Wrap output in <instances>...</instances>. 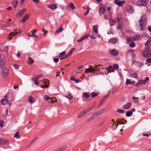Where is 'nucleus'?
<instances>
[{
	"label": "nucleus",
	"instance_id": "obj_1",
	"mask_svg": "<svg viewBox=\"0 0 151 151\" xmlns=\"http://www.w3.org/2000/svg\"><path fill=\"white\" fill-rule=\"evenodd\" d=\"M106 111L105 109L103 108L100 109L98 111H96L93 113L91 117L86 119V122H89L93 120L94 119L97 117L98 116L100 115L104 112Z\"/></svg>",
	"mask_w": 151,
	"mask_h": 151
},
{
	"label": "nucleus",
	"instance_id": "obj_2",
	"mask_svg": "<svg viewBox=\"0 0 151 151\" xmlns=\"http://www.w3.org/2000/svg\"><path fill=\"white\" fill-rule=\"evenodd\" d=\"M139 22L141 29L143 30L147 24L146 16L145 15H142L140 18Z\"/></svg>",
	"mask_w": 151,
	"mask_h": 151
},
{
	"label": "nucleus",
	"instance_id": "obj_3",
	"mask_svg": "<svg viewBox=\"0 0 151 151\" xmlns=\"http://www.w3.org/2000/svg\"><path fill=\"white\" fill-rule=\"evenodd\" d=\"M142 55L145 57H149L151 56V50L148 48H146L143 52Z\"/></svg>",
	"mask_w": 151,
	"mask_h": 151
},
{
	"label": "nucleus",
	"instance_id": "obj_4",
	"mask_svg": "<svg viewBox=\"0 0 151 151\" xmlns=\"http://www.w3.org/2000/svg\"><path fill=\"white\" fill-rule=\"evenodd\" d=\"M92 107H90L85 110L81 112L78 114L77 117V118H81L82 117L85 115L87 112L90 111L92 109Z\"/></svg>",
	"mask_w": 151,
	"mask_h": 151
},
{
	"label": "nucleus",
	"instance_id": "obj_5",
	"mask_svg": "<svg viewBox=\"0 0 151 151\" xmlns=\"http://www.w3.org/2000/svg\"><path fill=\"white\" fill-rule=\"evenodd\" d=\"M9 74L8 69L5 67H4L2 69L1 75L2 76H6Z\"/></svg>",
	"mask_w": 151,
	"mask_h": 151
},
{
	"label": "nucleus",
	"instance_id": "obj_6",
	"mask_svg": "<svg viewBox=\"0 0 151 151\" xmlns=\"http://www.w3.org/2000/svg\"><path fill=\"white\" fill-rule=\"evenodd\" d=\"M114 2L117 5L119 6H122L125 3V1H120L119 0H115Z\"/></svg>",
	"mask_w": 151,
	"mask_h": 151
},
{
	"label": "nucleus",
	"instance_id": "obj_7",
	"mask_svg": "<svg viewBox=\"0 0 151 151\" xmlns=\"http://www.w3.org/2000/svg\"><path fill=\"white\" fill-rule=\"evenodd\" d=\"M124 123L123 122H122L120 119H116V122L115 125L116 126L115 129H117V128L118 127V125L119 124H124Z\"/></svg>",
	"mask_w": 151,
	"mask_h": 151
},
{
	"label": "nucleus",
	"instance_id": "obj_8",
	"mask_svg": "<svg viewBox=\"0 0 151 151\" xmlns=\"http://www.w3.org/2000/svg\"><path fill=\"white\" fill-rule=\"evenodd\" d=\"M128 75L130 77H133L137 79L138 78V76L137 74L135 73H128Z\"/></svg>",
	"mask_w": 151,
	"mask_h": 151
},
{
	"label": "nucleus",
	"instance_id": "obj_9",
	"mask_svg": "<svg viewBox=\"0 0 151 151\" xmlns=\"http://www.w3.org/2000/svg\"><path fill=\"white\" fill-rule=\"evenodd\" d=\"M4 97V98L2 99L1 101V102L2 105H5L7 104V95L5 96Z\"/></svg>",
	"mask_w": 151,
	"mask_h": 151
},
{
	"label": "nucleus",
	"instance_id": "obj_10",
	"mask_svg": "<svg viewBox=\"0 0 151 151\" xmlns=\"http://www.w3.org/2000/svg\"><path fill=\"white\" fill-rule=\"evenodd\" d=\"M126 11L129 13H132L133 12V10L132 7L129 6L128 5L126 7Z\"/></svg>",
	"mask_w": 151,
	"mask_h": 151
},
{
	"label": "nucleus",
	"instance_id": "obj_11",
	"mask_svg": "<svg viewBox=\"0 0 151 151\" xmlns=\"http://www.w3.org/2000/svg\"><path fill=\"white\" fill-rule=\"evenodd\" d=\"M132 103H128L124 105L122 107V108L123 109H128L130 108L131 106Z\"/></svg>",
	"mask_w": 151,
	"mask_h": 151
},
{
	"label": "nucleus",
	"instance_id": "obj_12",
	"mask_svg": "<svg viewBox=\"0 0 151 151\" xmlns=\"http://www.w3.org/2000/svg\"><path fill=\"white\" fill-rule=\"evenodd\" d=\"M29 17V15L28 14H26L24 17L23 19L21 21V22L22 23L25 22V21L28 19Z\"/></svg>",
	"mask_w": 151,
	"mask_h": 151
},
{
	"label": "nucleus",
	"instance_id": "obj_13",
	"mask_svg": "<svg viewBox=\"0 0 151 151\" xmlns=\"http://www.w3.org/2000/svg\"><path fill=\"white\" fill-rule=\"evenodd\" d=\"M48 7L52 9L55 10L57 8V6L55 4H49Z\"/></svg>",
	"mask_w": 151,
	"mask_h": 151
},
{
	"label": "nucleus",
	"instance_id": "obj_14",
	"mask_svg": "<svg viewBox=\"0 0 151 151\" xmlns=\"http://www.w3.org/2000/svg\"><path fill=\"white\" fill-rule=\"evenodd\" d=\"M145 46L146 47V48H149L151 45V40L149 39L145 43Z\"/></svg>",
	"mask_w": 151,
	"mask_h": 151
},
{
	"label": "nucleus",
	"instance_id": "obj_15",
	"mask_svg": "<svg viewBox=\"0 0 151 151\" xmlns=\"http://www.w3.org/2000/svg\"><path fill=\"white\" fill-rule=\"evenodd\" d=\"M9 141L7 140L4 139H2L1 145H9Z\"/></svg>",
	"mask_w": 151,
	"mask_h": 151
},
{
	"label": "nucleus",
	"instance_id": "obj_16",
	"mask_svg": "<svg viewBox=\"0 0 151 151\" xmlns=\"http://www.w3.org/2000/svg\"><path fill=\"white\" fill-rule=\"evenodd\" d=\"M5 62V60L4 59L0 58V68L4 65Z\"/></svg>",
	"mask_w": 151,
	"mask_h": 151
},
{
	"label": "nucleus",
	"instance_id": "obj_17",
	"mask_svg": "<svg viewBox=\"0 0 151 151\" xmlns=\"http://www.w3.org/2000/svg\"><path fill=\"white\" fill-rule=\"evenodd\" d=\"M118 53V52L116 50H113L110 52L111 54L113 56H116L117 55Z\"/></svg>",
	"mask_w": 151,
	"mask_h": 151
},
{
	"label": "nucleus",
	"instance_id": "obj_18",
	"mask_svg": "<svg viewBox=\"0 0 151 151\" xmlns=\"http://www.w3.org/2000/svg\"><path fill=\"white\" fill-rule=\"evenodd\" d=\"M26 11V9H22L17 14V15L22 16L24 14Z\"/></svg>",
	"mask_w": 151,
	"mask_h": 151
},
{
	"label": "nucleus",
	"instance_id": "obj_19",
	"mask_svg": "<svg viewBox=\"0 0 151 151\" xmlns=\"http://www.w3.org/2000/svg\"><path fill=\"white\" fill-rule=\"evenodd\" d=\"M99 13L101 14H103L105 12V10L104 7H101L99 9Z\"/></svg>",
	"mask_w": 151,
	"mask_h": 151
},
{
	"label": "nucleus",
	"instance_id": "obj_20",
	"mask_svg": "<svg viewBox=\"0 0 151 151\" xmlns=\"http://www.w3.org/2000/svg\"><path fill=\"white\" fill-rule=\"evenodd\" d=\"M28 101L30 103L33 104L34 102L35 99L32 97L29 96L28 97Z\"/></svg>",
	"mask_w": 151,
	"mask_h": 151
},
{
	"label": "nucleus",
	"instance_id": "obj_21",
	"mask_svg": "<svg viewBox=\"0 0 151 151\" xmlns=\"http://www.w3.org/2000/svg\"><path fill=\"white\" fill-rule=\"evenodd\" d=\"M66 148V147H61L58 148L54 151H63Z\"/></svg>",
	"mask_w": 151,
	"mask_h": 151
},
{
	"label": "nucleus",
	"instance_id": "obj_22",
	"mask_svg": "<svg viewBox=\"0 0 151 151\" xmlns=\"http://www.w3.org/2000/svg\"><path fill=\"white\" fill-rule=\"evenodd\" d=\"M63 30V27H60L59 28L58 30L55 31V33H58L60 32H62Z\"/></svg>",
	"mask_w": 151,
	"mask_h": 151
},
{
	"label": "nucleus",
	"instance_id": "obj_23",
	"mask_svg": "<svg viewBox=\"0 0 151 151\" xmlns=\"http://www.w3.org/2000/svg\"><path fill=\"white\" fill-rule=\"evenodd\" d=\"M88 37V35H86L85 36H83L80 39L78 40H77V42H81L84 40L85 39Z\"/></svg>",
	"mask_w": 151,
	"mask_h": 151
},
{
	"label": "nucleus",
	"instance_id": "obj_24",
	"mask_svg": "<svg viewBox=\"0 0 151 151\" xmlns=\"http://www.w3.org/2000/svg\"><path fill=\"white\" fill-rule=\"evenodd\" d=\"M65 53H66L65 51H64L62 52L61 53H60V54H59L57 56V57L59 58H60L62 57L64 55H65Z\"/></svg>",
	"mask_w": 151,
	"mask_h": 151
},
{
	"label": "nucleus",
	"instance_id": "obj_25",
	"mask_svg": "<svg viewBox=\"0 0 151 151\" xmlns=\"http://www.w3.org/2000/svg\"><path fill=\"white\" fill-rule=\"evenodd\" d=\"M83 96L86 98H88L90 96L89 94L87 92H84L83 93Z\"/></svg>",
	"mask_w": 151,
	"mask_h": 151
},
{
	"label": "nucleus",
	"instance_id": "obj_26",
	"mask_svg": "<svg viewBox=\"0 0 151 151\" xmlns=\"http://www.w3.org/2000/svg\"><path fill=\"white\" fill-rule=\"evenodd\" d=\"M98 27L97 25H94L93 27V31L96 33H97L98 32Z\"/></svg>",
	"mask_w": 151,
	"mask_h": 151
},
{
	"label": "nucleus",
	"instance_id": "obj_27",
	"mask_svg": "<svg viewBox=\"0 0 151 151\" xmlns=\"http://www.w3.org/2000/svg\"><path fill=\"white\" fill-rule=\"evenodd\" d=\"M44 81V84L45 86V88H47L49 87V84L50 83L49 81H45L44 80H43Z\"/></svg>",
	"mask_w": 151,
	"mask_h": 151
},
{
	"label": "nucleus",
	"instance_id": "obj_28",
	"mask_svg": "<svg viewBox=\"0 0 151 151\" xmlns=\"http://www.w3.org/2000/svg\"><path fill=\"white\" fill-rule=\"evenodd\" d=\"M14 137L17 139H19L20 137L19 135V132H17L14 136Z\"/></svg>",
	"mask_w": 151,
	"mask_h": 151
},
{
	"label": "nucleus",
	"instance_id": "obj_29",
	"mask_svg": "<svg viewBox=\"0 0 151 151\" xmlns=\"http://www.w3.org/2000/svg\"><path fill=\"white\" fill-rule=\"evenodd\" d=\"M19 33L17 32H16L15 33L14 32H11L10 34H9V36H11L12 37H14L16 35H17L19 34Z\"/></svg>",
	"mask_w": 151,
	"mask_h": 151
},
{
	"label": "nucleus",
	"instance_id": "obj_30",
	"mask_svg": "<svg viewBox=\"0 0 151 151\" xmlns=\"http://www.w3.org/2000/svg\"><path fill=\"white\" fill-rule=\"evenodd\" d=\"M33 60L32 58L30 57H29L28 60L27 61V63H29L32 64L33 63Z\"/></svg>",
	"mask_w": 151,
	"mask_h": 151
},
{
	"label": "nucleus",
	"instance_id": "obj_31",
	"mask_svg": "<svg viewBox=\"0 0 151 151\" xmlns=\"http://www.w3.org/2000/svg\"><path fill=\"white\" fill-rule=\"evenodd\" d=\"M132 37L133 40L135 41L138 40L139 39V36L138 35H136Z\"/></svg>",
	"mask_w": 151,
	"mask_h": 151
},
{
	"label": "nucleus",
	"instance_id": "obj_32",
	"mask_svg": "<svg viewBox=\"0 0 151 151\" xmlns=\"http://www.w3.org/2000/svg\"><path fill=\"white\" fill-rule=\"evenodd\" d=\"M66 97L70 100L71 99L73 98V96L70 93H69L68 95Z\"/></svg>",
	"mask_w": 151,
	"mask_h": 151
},
{
	"label": "nucleus",
	"instance_id": "obj_33",
	"mask_svg": "<svg viewBox=\"0 0 151 151\" xmlns=\"http://www.w3.org/2000/svg\"><path fill=\"white\" fill-rule=\"evenodd\" d=\"M117 39L116 38H112L109 40L110 42L112 43H114L117 42Z\"/></svg>",
	"mask_w": 151,
	"mask_h": 151
},
{
	"label": "nucleus",
	"instance_id": "obj_34",
	"mask_svg": "<svg viewBox=\"0 0 151 151\" xmlns=\"http://www.w3.org/2000/svg\"><path fill=\"white\" fill-rule=\"evenodd\" d=\"M0 49L2 51H4L6 52H7L8 51V48L7 46H5L4 47L3 49Z\"/></svg>",
	"mask_w": 151,
	"mask_h": 151
},
{
	"label": "nucleus",
	"instance_id": "obj_35",
	"mask_svg": "<svg viewBox=\"0 0 151 151\" xmlns=\"http://www.w3.org/2000/svg\"><path fill=\"white\" fill-rule=\"evenodd\" d=\"M98 95V93L95 92H93L91 93V96L92 98H93Z\"/></svg>",
	"mask_w": 151,
	"mask_h": 151
},
{
	"label": "nucleus",
	"instance_id": "obj_36",
	"mask_svg": "<svg viewBox=\"0 0 151 151\" xmlns=\"http://www.w3.org/2000/svg\"><path fill=\"white\" fill-rule=\"evenodd\" d=\"M116 112L120 113H124L125 111L121 109H118L117 110Z\"/></svg>",
	"mask_w": 151,
	"mask_h": 151
},
{
	"label": "nucleus",
	"instance_id": "obj_37",
	"mask_svg": "<svg viewBox=\"0 0 151 151\" xmlns=\"http://www.w3.org/2000/svg\"><path fill=\"white\" fill-rule=\"evenodd\" d=\"M70 8L72 10H74L75 8V7L74 4L72 3H70Z\"/></svg>",
	"mask_w": 151,
	"mask_h": 151
},
{
	"label": "nucleus",
	"instance_id": "obj_38",
	"mask_svg": "<svg viewBox=\"0 0 151 151\" xmlns=\"http://www.w3.org/2000/svg\"><path fill=\"white\" fill-rule=\"evenodd\" d=\"M74 50L75 49L74 48L71 49L70 51L68 54L67 56L68 57L71 55L72 53H73V52Z\"/></svg>",
	"mask_w": 151,
	"mask_h": 151
},
{
	"label": "nucleus",
	"instance_id": "obj_39",
	"mask_svg": "<svg viewBox=\"0 0 151 151\" xmlns=\"http://www.w3.org/2000/svg\"><path fill=\"white\" fill-rule=\"evenodd\" d=\"M132 115V112L130 111H128L126 113V115L127 116H129Z\"/></svg>",
	"mask_w": 151,
	"mask_h": 151
},
{
	"label": "nucleus",
	"instance_id": "obj_40",
	"mask_svg": "<svg viewBox=\"0 0 151 151\" xmlns=\"http://www.w3.org/2000/svg\"><path fill=\"white\" fill-rule=\"evenodd\" d=\"M139 83L141 84H145L146 83V81L145 80H139Z\"/></svg>",
	"mask_w": 151,
	"mask_h": 151
},
{
	"label": "nucleus",
	"instance_id": "obj_41",
	"mask_svg": "<svg viewBox=\"0 0 151 151\" xmlns=\"http://www.w3.org/2000/svg\"><path fill=\"white\" fill-rule=\"evenodd\" d=\"M131 83H132V81H131V80H130L129 79H127L126 80V84L127 85H128L129 84H131Z\"/></svg>",
	"mask_w": 151,
	"mask_h": 151
},
{
	"label": "nucleus",
	"instance_id": "obj_42",
	"mask_svg": "<svg viewBox=\"0 0 151 151\" xmlns=\"http://www.w3.org/2000/svg\"><path fill=\"white\" fill-rule=\"evenodd\" d=\"M18 2L16 0H14L13 2V5L14 7H16L17 5Z\"/></svg>",
	"mask_w": 151,
	"mask_h": 151
},
{
	"label": "nucleus",
	"instance_id": "obj_43",
	"mask_svg": "<svg viewBox=\"0 0 151 151\" xmlns=\"http://www.w3.org/2000/svg\"><path fill=\"white\" fill-rule=\"evenodd\" d=\"M104 100H103V99H102L100 102L99 104L97 106L98 108L100 107L102 105L103 102H104Z\"/></svg>",
	"mask_w": 151,
	"mask_h": 151
},
{
	"label": "nucleus",
	"instance_id": "obj_44",
	"mask_svg": "<svg viewBox=\"0 0 151 151\" xmlns=\"http://www.w3.org/2000/svg\"><path fill=\"white\" fill-rule=\"evenodd\" d=\"M34 79V83L36 85H38L39 84V81L38 80V79L36 78L35 79H33V80Z\"/></svg>",
	"mask_w": 151,
	"mask_h": 151
},
{
	"label": "nucleus",
	"instance_id": "obj_45",
	"mask_svg": "<svg viewBox=\"0 0 151 151\" xmlns=\"http://www.w3.org/2000/svg\"><path fill=\"white\" fill-rule=\"evenodd\" d=\"M135 46V43L134 42H131L129 44V46L131 47H133Z\"/></svg>",
	"mask_w": 151,
	"mask_h": 151
},
{
	"label": "nucleus",
	"instance_id": "obj_46",
	"mask_svg": "<svg viewBox=\"0 0 151 151\" xmlns=\"http://www.w3.org/2000/svg\"><path fill=\"white\" fill-rule=\"evenodd\" d=\"M137 5L142 6V1H137Z\"/></svg>",
	"mask_w": 151,
	"mask_h": 151
},
{
	"label": "nucleus",
	"instance_id": "obj_47",
	"mask_svg": "<svg viewBox=\"0 0 151 151\" xmlns=\"http://www.w3.org/2000/svg\"><path fill=\"white\" fill-rule=\"evenodd\" d=\"M37 31V30L36 29H34L33 31H31V32H32V34L31 35V37L33 36H34V33L36 32Z\"/></svg>",
	"mask_w": 151,
	"mask_h": 151
},
{
	"label": "nucleus",
	"instance_id": "obj_48",
	"mask_svg": "<svg viewBox=\"0 0 151 151\" xmlns=\"http://www.w3.org/2000/svg\"><path fill=\"white\" fill-rule=\"evenodd\" d=\"M133 41V40L132 37L128 38L127 39V41L129 43Z\"/></svg>",
	"mask_w": 151,
	"mask_h": 151
},
{
	"label": "nucleus",
	"instance_id": "obj_49",
	"mask_svg": "<svg viewBox=\"0 0 151 151\" xmlns=\"http://www.w3.org/2000/svg\"><path fill=\"white\" fill-rule=\"evenodd\" d=\"M147 63H145V64L147 65V63H151V58H149L146 60Z\"/></svg>",
	"mask_w": 151,
	"mask_h": 151
},
{
	"label": "nucleus",
	"instance_id": "obj_50",
	"mask_svg": "<svg viewBox=\"0 0 151 151\" xmlns=\"http://www.w3.org/2000/svg\"><path fill=\"white\" fill-rule=\"evenodd\" d=\"M132 62L133 63H138V64H140L138 62H137L135 60V59H134V58H133L132 60Z\"/></svg>",
	"mask_w": 151,
	"mask_h": 151
},
{
	"label": "nucleus",
	"instance_id": "obj_51",
	"mask_svg": "<svg viewBox=\"0 0 151 151\" xmlns=\"http://www.w3.org/2000/svg\"><path fill=\"white\" fill-rule=\"evenodd\" d=\"M113 67L114 69H117L119 67V65L118 64H114L113 66Z\"/></svg>",
	"mask_w": 151,
	"mask_h": 151
},
{
	"label": "nucleus",
	"instance_id": "obj_52",
	"mask_svg": "<svg viewBox=\"0 0 151 151\" xmlns=\"http://www.w3.org/2000/svg\"><path fill=\"white\" fill-rule=\"evenodd\" d=\"M89 10H90V8L88 7H87V10L86 12L84 13V15L85 16H86L87 14L89 12Z\"/></svg>",
	"mask_w": 151,
	"mask_h": 151
},
{
	"label": "nucleus",
	"instance_id": "obj_53",
	"mask_svg": "<svg viewBox=\"0 0 151 151\" xmlns=\"http://www.w3.org/2000/svg\"><path fill=\"white\" fill-rule=\"evenodd\" d=\"M85 71L87 73H90L91 72V69L90 68L86 69L85 70Z\"/></svg>",
	"mask_w": 151,
	"mask_h": 151
},
{
	"label": "nucleus",
	"instance_id": "obj_54",
	"mask_svg": "<svg viewBox=\"0 0 151 151\" xmlns=\"http://www.w3.org/2000/svg\"><path fill=\"white\" fill-rule=\"evenodd\" d=\"M53 60V61L55 63L58 62L59 60L58 58H54Z\"/></svg>",
	"mask_w": 151,
	"mask_h": 151
},
{
	"label": "nucleus",
	"instance_id": "obj_55",
	"mask_svg": "<svg viewBox=\"0 0 151 151\" xmlns=\"http://www.w3.org/2000/svg\"><path fill=\"white\" fill-rule=\"evenodd\" d=\"M44 99L45 100H48L50 99L49 97L47 95L45 96L44 97Z\"/></svg>",
	"mask_w": 151,
	"mask_h": 151
},
{
	"label": "nucleus",
	"instance_id": "obj_56",
	"mask_svg": "<svg viewBox=\"0 0 151 151\" xmlns=\"http://www.w3.org/2000/svg\"><path fill=\"white\" fill-rule=\"evenodd\" d=\"M42 76V75H40V76H36V77H34V78H32V79H35L36 78L37 79H39L40 77H41Z\"/></svg>",
	"mask_w": 151,
	"mask_h": 151
},
{
	"label": "nucleus",
	"instance_id": "obj_57",
	"mask_svg": "<svg viewBox=\"0 0 151 151\" xmlns=\"http://www.w3.org/2000/svg\"><path fill=\"white\" fill-rule=\"evenodd\" d=\"M4 122L2 120H0V126L2 127L3 126Z\"/></svg>",
	"mask_w": 151,
	"mask_h": 151
},
{
	"label": "nucleus",
	"instance_id": "obj_58",
	"mask_svg": "<svg viewBox=\"0 0 151 151\" xmlns=\"http://www.w3.org/2000/svg\"><path fill=\"white\" fill-rule=\"evenodd\" d=\"M42 31L45 34H47L48 32V31L45 30L43 28L42 30Z\"/></svg>",
	"mask_w": 151,
	"mask_h": 151
},
{
	"label": "nucleus",
	"instance_id": "obj_59",
	"mask_svg": "<svg viewBox=\"0 0 151 151\" xmlns=\"http://www.w3.org/2000/svg\"><path fill=\"white\" fill-rule=\"evenodd\" d=\"M90 68L91 69V72H92V73H94V71L95 70V69H94L93 68V67Z\"/></svg>",
	"mask_w": 151,
	"mask_h": 151
},
{
	"label": "nucleus",
	"instance_id": "obj_60",
	"mask_svg": "<svg viewBox=\"0 0 151 151\" xmlns=\"http://www.w3.org/2000/svg\"><path fill=\"white\" fill-rule=\"evenodd\" d=\"M142 6H146L147 5V4L145 2H143V1L142 0Z\"/></svg>",
	"mask_w": 151,
	"mask_h": 151
},
{
	"label": "nucleus",
	"instance_id": "obj_61",
	"mask_svg": "<svg viewBox=\"0 0 151 151\" xmlns=\"http://www.w3.org/2000/svg\"><path fill=\"white\" fill-rule=\"evenodd\" d=\"M51 100V101L53 103H54V101L56 102L57 101L56 99L55 98L54 99V98H52Z\"/></svg>",
	"mask_w": 151,
	"mask_h": 151
},
{
	"label": "nucleus",
	"instance_id": "obj_62",
	"mask_svg": "<svg viewBox=\"0 0 151 151\" xmlns=\"http://www.w3.org/2000/svg\"><path fill=\"white\" fill-rule=\"evenodd\" d=\"M14 68L16 69H19V66L17 65H14Z\"/></svg>",
	"mask_w": 151,
	"mask_h": 151
},
{
	"label": "nucleus",
	"instance_id": "obj_63",
	"mask_svg": "<svg viewBox=\"0 0 151 151\" xmlns=\"http://www.w3.org/2000/svg\"><path fill=\"white\" fill-rule=\"evenodd\" d=\"M90 37L91 38L93 39H96V37H95L93 35H91L90 36Z\"/></svg>",
	"mask_w": 151,
	"mask_h": 151
},
{
	"label": "nucleus",
	"instance_id": "obj_64",
	"mask_svg": "<svg viewBox=\"0 0 151 151\" xmlns=\"http://www.w3.org/2000/svg\"><path fill=\"white\" fill-rule=\"evenodd\" d=\"M70 79L73 81H75V78L73 77V76H71L70 77Z\"/></svg>",
	"mask_w": 151,
	"mask_h": 151
}]
</instances>
